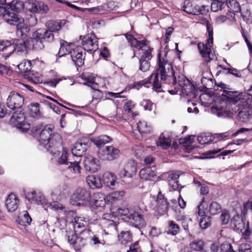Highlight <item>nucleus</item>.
Here are the masks:
<instances>
[{"label":"nucleus","instance_id":"nucleus-4","mask_svg":"<svg viewBox=\"0 0 252 252\" xmlns=\"http://www.w3.org/2000/svg\"><path fill=\"white\" fill-rule=\"evenodd\" d=\"M221 97L226 105L224 108H217V115L220 117H231L236 113L234 108H237V106L235 104L241 99L242 94L237 91L225 90Z\"/></svg>","mask_w":252,"mask_h":252},{"label":"nucleus","instance_id":"nucleus-50","mask_svg":"<svg viewBox=\"0 0 252 252\" xmlns=\"http://www.w3.org/2000/svg\"><path fill=\"white\" fill-rule=\"evenodd\" d=\"M32 63L31 61L27 60L24 62L21 63L18 65V68L22 72H28L30 71L32 68Z\"/></svg>","mask_w":252,"mask_h":252},{"label":"nucleus","instance_id":"nucleus-63","mask_svg":"<svg viewBox=\"0 0 252 252\" xmlns=\"http://www.w3.org/2000/svg\"><path fill=\"white\" fill-rule=\"evenodd\" d=\"M77 237L78 236L76 235V233H73L72 232H68L66 235L68 242L73 246L74 244Z\"/></svg>","mask_w":252,"mask_h":252},{"label":"nucleus","instance_id":"nucleus-24","mask_svg":"<svg viewBox=\"0 0 252 252\" xmlns=\"http://www.w3.org/2000/svg\"><path fill=\"white\" fill-rule=\"evenodd\" d=\"M82 49L80 47H75L71 49L70 55L72 61L78 66H82L84 63L85 56L83 54Z\"/></svg>","mask_w":252,"mask_h":252},{"label":"nucleus","instance_id":"nucleus-58","mask_svg":"<svg viewBox=\"0 0 252 252\" xmlns=\"http://www.w3.org/2000/svg\"><path fill=\"white\" fill-rule=\"evenodd\" d=\"M229 213L226 211H222L220 216V220L221 221V223L223 224H227L229 222Z\"/></svg>","mask_w":252,"mask_h":252},{"label":"nucleus","instance_id":"nucleus-9","mask_svg":"<svg viewBox=\"0 0 252 252\" xmlns=\"http://www.w3.org/2000/svg\"><path fill=\"white\" fill-rule=\"evenodd\" d=\"M120 151L113 146H107L99 149L97 152L98 158L104 161H112L119 158Z\"/></svg>","mask_w":252,"mask_h":252},{"label":"nucleus","instance_id":"nucleus-45","mask_svg":"<svg viewBox=\"0 0 252 252\" xmlns=\"http://www.w3.org/2000/svg\"><path fill=\"white\" fill-rule=\"evenodd\" d=\"M71 50L70 47L66 41L63 40H61L60 48L58 53L59 57H62L67 54H70Z\"/></svg>","mask_w":252,"mask_h":252},{"label":"nucleus","instance_id":"nucleus-19","mask_svg":"<svg viewBox=\"0 0 252 252\" xmlns=\"http://www.w3.org/2000/svg\"><path fill=\"white\" fill-rule=\"evenodd\" d=\"M152 50V48L148 47L147 49L144 50L143 55L139 59V69L143 72H145L150 69V63L149 61L152 58L151 53Z\"/></svg>","mask_w":252,"mask_h":252},{"label":"nucleus","instance_id":"nucleus-5","mask_svg":"<svg viewBox=\"0 0 252 252\" xmlns=\"http://www.w3.org/2000/svg\"><path fill=\"white\" fill-rule=\"evenodd\" d=\"M54 40V35L45 29H39L32 33V36L27 39V48L29 50H40L44 48L45 42H51Z\"/></svg>","mask_w":252,"mask_h":252},{"label":"nucleus","instance_id":"nucleus-21","mask_svg":"<svg viewBox=\"0 0 252 252\" xmlns=\"http://www.w3.org/2000/svg\"><path fill=\"white\" fill-rule=\"evenodd\" d=\"M85 233L89 235V241L91 245L97 247L105 245L106 241L102 232L94 233L92 231L88 230Z\"/></svg>","mask_w":252,"mask_h":252},{"label":"nucleus","instance_id":"nucleus-22","mask_svg":"<svg viewBox=\"0 0 252 252\" xmlns=\"http://www.w3.org/2000/svg\"><path fill=\"white\" fill-rule=\"evenodd\" d=\"M84 164L87 171L93 173L97 172L100 168L99 160L91 156L85 158Z\"/></svg>","mask_w":252,"mask_h":252},{"label":"nucleus","instance_id":"nucleus-46","mask_svg":"<svg viewBox=\"0 0 252 252\" xmlns=\"http://www.w3.org/2000/svg\"><path fill=\"white\" fill-rule=\"evenodd\" d=\"M87 24L88 27H91L93 29H97L104 26L105 25V23L103 20L94 19L87 22Z\"/></svg>","mask_w":252,"mask_h":252},{"label":"nucleus","instance_id":"nucleus-39","mask_svg":"<svg viewBox=\"0 0 252 252\" xmlns=\"http://www.w3.org/2000/svg\"><path fill=\"white\" fill-rule=\"evenodd\" d=\"M189 246L193 252H202L204 248L205 243L202 240L197 239L191 241Z\"/></svg>","mask_w":252,"mask_h":252},{"label":"nucleus","instance_id":"nucleus-48","mask_svg":"<svg viewBox=\"0 0 252 252\" xmlns=\"http://www.w3.org/2000/svg\"><path fill=\"white\" fill-rule=\"evenodd\" d=\"M221 211L220 205L217 202L213 201L209 205V211L210 214L215 215Z\"/></svg>","mask_w":252,"mask_h":252},{"label":"nucleus","instance_id":"nucleus-11","mask_svg":"<svg viewBox=\"0 0 252 252\" xmlns=\"http://www.w3.org/2000/svg\"><path fill=\"white\" fill-rule=\"evenodd\" d=\"M153 132V127L152 126L148 124L145 121H139L137 124L136 129H134L132 131V135L136 139L141 140L143 138H146L147 135L150 134Z\"/></svg>","mask_w":252,"mask_h":252},{"label":"nucleus","instance_id":"nucleus-62","mask_svg":"<svg viewBox=\"0 0 252 252\" xmlns=\"http://www.w3.org/2000/svg\"><path fill=\"white\" fill-rule=\"evenodd\" d=\"M189 223H192V220L190 218H184L182 219V226L186 232H189Z\"/></svg>","mask_w":252,"mask_h":252},{"label":"nucleus","instance_id":"nucleus-51","mask_svg":"<svg viewBox=\"0 0 252 252\" xmlns=\"http://www.w3.org/2000/svg\"><path fill=\"white\" fill-rule=\"evenodd\" d=\"M141 105L145 110L152 111L155 109L156 105L149 99H144L141 102Z\"/></svg>","mask_w":252,"mask_h":252},{"label":"nucleus","instance_id":"nucleus-49","mask_svg":"<svg viewBox=\"0 0 252 252\" xmlns=\"http://www.w3.org/2000/svg\"><path fill=\"white\" fill-rule=\"evenodd\" d=\"M31 115L33 117H37L40 115L39 104L38 103H32L30 106Z\"/></svg>","mask_w":252,"mask_h":252},{"label":"nucleus","instance_id":"nucleus-53","mask_svg":"<svg viewBox=\"0 0 252 252\" xmlns=\"http://www.w3.org/2000/svg\"><path fill=\"white\" fill-rule=\"evenodd\" d=\"M201 81L203 87L205 88L211 89L213 86V80L211 77L203 76Z\"/></svg>","mask_w":252,"mask_h":252},{"label":"nucleus","instance_id":"nucleus-31","mask_svg":"<svg viewBox=\"0 0 252 252\" xmlns=\"http://www.w3.org/2000/svg\"><path fill=\"white\" fill-rule=\"evenodd\" d=\"M91 144L94 143L97 148L103 147L106 144L112 141V138L107 135H101L96 137L90 139Z\"/></svg>","mask_w":252,"mask_h":252},{"label":"nucleus","instance_id":"nucleus-12","mask_svg":"<svg viewBox=\"0 0 252 252\" xmlns=\"http://www.w3.org/2000/svg\"><path fill=\"white\" fill-rule=\"evenodd\" d=\"M24 97L16 92H11L6 100L7 106L11 110L20 109L24 104Z\"/></svg>","mask_w":252,"mask_h":252},{"label":"nucleus","instance_id":"nucleus-60","mask_svg":"<svg viewBox=\"0 0 252 252\" xmlns=\"http://www.w3.org/2000/svg\"><path fill=\"white\" fill-rule=\"evenodd\" d=\"M196 11L199 13V14L207 15L209 11V6L202 5L201 6H197L196 7Z\"/></svg>","mask_w":252,"mask_h":252},{"label":"nucleus","instance_id":"nucleus-25","mask_svg":"<svg viewBox=\"0 0 252 252\" xmlns=\"http://www.w3.org/2000/svg\"><path fill=\"white\" fill-rule=\"evenodd\" d=\"M26 198L31 203L40 204L45 206L46 202L43 195L39 191H32L29 192Z\"/></svg>","mask_w":252,"mask_h":252},{"label":"nucleus","instance_id":"nucleus-32","mask_svg":"<svg viewBox=\"0 0 252 252\" xmlns=\"http://www.w3.org/2000/svg\"><path fill=\"white\" fill-rule=\"evenodd\" d=\"M117 176L110 172H105L102 177V181L106 186L114 188L117 183Z\"/></svg>","mask_w":252,"mask_h":252},{"label":"nucleus","instance_id":"nucleus-61","mask_svg":"<svg viewBox=\"0 0 252 252\" xmlns=\"http://www.w3.org/2000/svg\"><path fill=\"white\" fill-rule=\"evenodd\" d=\"M45 206L55 210H58L60 209L63 210V205L57 202H54L53 203H46Z\"/></svg>","mask_w":252,"mask_h":252},{"label":"nucleus","instance_id":"nucleus-7","mask_svg":"<svg viewBox=\"0 0 252 252\" xmlns=\"http://www.w3.org/2000/svg\"><path fill=\"white\" fill-rule=\"evenodd\" d=\"M4 21L11 25H15L17 27L16 35L20 38H25L30 31L29 27L24 23V20L19 17H3Z\"/></svg>","mask_w":252,"mask_h":252},{"label":"nucleus","instance_id":"nucleus-36","mask_svg":"<svg viewBox=\"0 0 252 252\" xmlns=\"http://www.w3.org/2000/svg\"><path fill=\"white\" fill-rule=\"evenodd\" d=\"M86 181L90 188L92 189H99L102 187L100 179L94 175L88 176Z\"/></svg>","mask_w":252,"mask_h":252},{"label":"nucleus","instance_id":"nucleus-54","mask_svg":"<svg viewBox=\"0 0 252 252\" xmlns=\"http://www.w3.org/2000/svg\"><path fill=\"white\" fill-rule=\"evenodd\" d=\"M237 220V221H238V223L234 224V227H233V228L237 231L242 232V231L245 228V223L243 222L242 219L241 217H236Z\"/></svg>","mask_w":252,"mask_h":252},{"label":"nucleus","instance_id":"nucleus-56","mask_svg":"<svg viewBox=\"0 0 252 252\" xmlns=\"http://www.w3.org/2000/svg\"><path fill=\"white\" fill-rule=\"evenodd\" d=\"M251 246L250 244L247 243L241 244L239 248L238 251H235L233 249L232 252H251Z\"/></svg>","mask_w":252,"mask_h":252},{"label":"nucleus","instance_id":"nucleus-59","mask_svg":"<svg viewBox=\"0 0 252 252\" xmlns=\"http://www.w3.org/2000/svg\"><path fill=\"white\" fill-rule=\"evenodd\" d=\"M167 181H177L180 177L178 172H169L166 174Z\"/></svg>","mask_w":252,"mask_h":252},{"label":"nucleus","instance_id":"nucleus-6","mask_svg":"<svg viewBox=\"0 0 252 252\" xmlns=\"http://www.w3.org/2000/svg\"><path fill=\"white\" fill-rule=\"evenodd\" d=\"M66 151H63L62 155L58 158V162L60 165L66 166V170L68 173L79 175L80 174L81 167L78 161H72Z\"/></svg>","mask_w":252,"mask_h":252},{"label":"nucleus","instance_id":"nucleus-41","mask_svg":"<svg viewBox=\"0 0 252 252\" xmlns=\"http://www.w3.org/2000/svg\"><path fill=\"white\" fill-rule=\"evenodd\" d=\"M49 10L48 6L43 2H39L37 5L32 4L30 11L32 13H38L39 14H45Z\"/></svg>","mask_w":252,"mask_h":252},{"label":"nucleus","instance_id":"nucleus-33","mask_svg":"<svg viewBox=\"0 0 252 252\" xmlns=\"http://www.w3.org/2000/svg\"><path fill=\"white\" fill-rule=\"evenodd\" d=\"M225 4L228 8V12L234 15L241 12V6L236 0H226Z\"/></svg>","mask_w":252,"mask_h":252},{"label":"nucleus","instance_id":"nucleus-55","mask_svg":"<svg viewBox=\"0 0 252 252\" xmlns=\"http://www.w3.org/2000/svg\"><path fill=\"white\" fill-rule=\"evenodd\" d=\"M84 245L85 242L83 237L78 236L73 246L76 250H78L83 247Z\"/></svg>","mask_w":252,"mask_h":252},{"label":"nucleus","instance_id":"nucleus-52","mask_svg":"<svg viewBox=\"0 0 252 252\" xmlns=\"http://www.w3.org/2000/svg\"><path fill=\"white\" fill-rule=\"evenodd\" d=\"M130 46L132 47H134L137 48L138 50L142 49V48L146 46V41L145 40H137L136 38H135L131 41V43L130 44Z\"/></svg>","mask_w":252,"mask_h":252},{"label":"nucleus","instance_id":"nucleus-44","mask_svg":"<svg viewBox=\"0 0 252 252\" xmlns=\"http://www.w3.org/2000/svg\"><path fill=\"white\" fill-rule=\"evenodd\" d=\"M180 231L179 226L172 220L168 221V228L166 233L172 235H177Z\"/></svg>","mask_w":252,"mask_h":252},{"label":"nucleus","instance_id":"nucleus-20","mask_svg":"<svg viewBox=\"0 0 252 252\" xmlns=\"http://www.w3.org/2000/svg\"><path fill=\"white\" fill-rule=\"evenodd\" d=\"M137 167L134 160H128L120 171L119 176L123 177L131 178L136 174Z\"/></svg>","mask_w":252,"mask_h":252},{"label":"nucleus","instance_id":"nucleus-23","mask_svg":"<svg viewBox=\"0 0 252 252\" xmlns=\"http://www.w3.org/2000/svg\"><path fill=\"white\" fill-rule=\"evenodd\" d=\"M204 202L205 197H203L201 199L200 204L197 206L198 214L199 216L202 217L199 221V225L202 229H206L210 226L211 224V217L205 215L204 214L205 212L204 211H201V206L203 207V204Z\"/></svg>","mask_w":252,"mask_h":252},{"label":"nucleus","instance_id":"nucleus-17","mask_svg":"<svg viewBox=\"0 0 252 252\" xmlns=\"http://www.w3.org/2000/svg\"><path fill=\"white\" fill-rule=\"evenodd\" d=\"M234 110L236 111V113L238 111L237 114V117L238 120L240 122H246L249 118L252 111H251V107H249L245 102V100H242L241 104H239L235 109L234 108Z\"/></svg>","mask_w":252,"mask_h":252},{"label":"nucleus","instance_id":"nucleus-42","mask_svg":"<svg viewBox=\"0 0 252 252\" xmlns=\"http://www.w3.org/2000/svg\"><path fill=\"white\" fill-rule=\"evenodd\" d=\"M8 51L7 54L10 55L14 51L12 41L8 40H0V51Z\"/></svg>","mask_w":252,"mask_h":252},{"label":"nucleus","instance_id":"nucleus-28","mask_svg":"<svg viewBox=\"0 0 252 252\" xmlns=\"http://www.w3.org/2000/svg\"><path fill=\"white\" fill-rule=\"evenodd\" d=\"M72 225L75 233H81L84 232L85 233L84 230L87 225V221L85 220L84 218L81 217H75L74 220L72 221Z\"/></svg>","mask_w":252,"mask_h":252},{"label":"nucleus","instance_id":"nucleus-16","mask_svg":"<svg viewBox=\"0 0 252 252\" xmlns=\"http://www.w3.org/2000/svg\"><path fill=\"white\" fill-rule=\"evenodd\" d=\"M169 207V202L164 194L159 191L157 195L155 211L159 215L166 214Z\"/></svg>","mask_w":252,"mask_h":252},{"label":"nucleus","instance_id":"nucleus-38","mask_svg":"<svg viewBox=\"0 0 252 252\" xmlns=\"http://www.w3.org/2000/svg\"><path fill=\"white\" fill-rule=\"evenodd\" d=\"M171 140L169 137H165L163 133H161L158 139L156 142L157 146L163 149H167L171 145Z\"/></svg>","mask_w":252,"mask_h":252},{"label":"nucleus","instance_id":"nucleus-1","mask_svg":"<svg viewBox=\"0 0 252 252\" xmlns=\"http://www.w3.org/2000/svg\"><path fill=\"white\" fill-rule=\"evenodd\" d=\"M159 74L161 80L165 81L166 83L173 85L177 83L171 63L166 60L164 57L161 58L160 53L158 54V68L151 75L149 80V83H152L153 87L155 89L161 87V84L158 79Z\"/></svg>","mask_w":252,"mask_h":252},{"label":"nucleus","instance_id":"nucleus-27","mask_svg":"<svg viewBox=\"0 0 252 252\" xmlns=\"http://www.w3.org/2000/svg\"><path fill=\"white\" fill-rule=\"evenodd\" d=\"M66 23V20H62L60 21L50 20L46 23V27L47 29L46 31L50 32L52 34L53 32H57L63 27Z\"/></svg>","mask_w":252,"mask_h":252},{"label":"nucleus","instance_id":"nucleus-8","mask_svg":"<svg viewBox=\"0 0 252 252\" xmlns=\"http://www.w3.org/2000/svg\"><path fill=\"white\" fill-rule=\"evenodd\" d=\"M24 8V3L21 0H13L8 3L4 6L0 5V16H17V14L21 12Z\"/></svg>","mask_w":252,"mask_h":252},{"label":"nucleus","instance_id":"nucleus-14","mask_svg":"<svg viewBox=\"0 0 252 252\" xmlns=\"http://www.w3.org/2000/svg\"><path fill=\"white\" fill-rule=\"evenodd\" d=\"M90 199V193L85 189L78 188L71 196V200L73 205L80 206L87 202Z\"/></svg>","mask_w":252,"mask_h":252},{"label":"nucleus","instance_id":"nucleus-18","mask_svg":"<svg viewBox=\"0 0 252 252\" xmlns=\"http://www.w3.org/2000/svg\"><path fill=\"white\" fill-rule=\"evenodd\" d=\"M178 84L182 88V92L186 95L190 97L195 98L197 91L192 83L188 79L184 81L179 80Z\"/></svg>","mask_w":252,"mask_h":252},{"label":"nucleus","instance_id":"nucleus-47","mask_svg":"<svg viewBox=\"0 0 252 252\" xmlns=\"http://www.w3.org/2000/svg\"><path fill=\"white\" fill-rule=\"evenodd\" d=\"M226 6L225 2L219 0H213L211 3V10L217 12L221 10Z\"/></svg>","mask_w":252,"mask_h":252},{"label":"nucleus","instance_id":"nucleus-29","mask_svg":"<svg viewBox=\"0 0 252 252\" xmlns=\"http://www.w3.org/2000/svg\"><path fill=\"white\" fill-rule=\"evenodd\" d=\"M210 250L211 252H232L233 247L227 242H225L220 245L217 243H213L211 245Z\"/></svg>","mask_w":252,"mask_h":252},{"label":"nucleus","instance_id":"nucleus-26","mask_svg":"<svg viewBox=\"0 0 252 252\" xmlns=\"http://www.w3.org/2000/svg\"><path fill=\"white\" fill-rule=\"evenodd\" d=\"M19 201L15 194L10 193L5 201V206L9 212H13L17 210Z\"/></svg>","mask_w":252,"mask_h":252},{"label":"nucleus","instance_id":"nucleus-43","mask_svg":"<svg viewBox=\"0 0 252 252\" xmlns=\"http://www.w3.org/2000/svg\"><path fill=\"white\" fill-rule=\"evenodd\" d=\"M132 240V236L129 231H122L118 235L119 242L122 245H126L128 243L131 242Z\"/></svg>","mask_w":252,"mask_h":252},{"label":"nucleus","instance_id":"nucleus-40","mask_svg":"<svg viewBox=\"0 0 252 252\" xmlns=\"http://www.w3.org/2000/svg\"><path fill=\"white\" fill-rule=\"evenodd\" d=\"M12 45L14 46V50H17L18 52L23 51L24 50H29L27 48V40L24 41L21 39H12Z\"/></svg>","mask_w":252,"mask_h":252},{"label":"nucleus","instance_id":"nucleus-35","mask_svg":"<svg viewBox=\"0 0 252 252\" xmlns=\"http://www.w3.org/2000/svg\"><path fill=\"white\" fill-rule=\"evenodd\" d=\"M32 221V219L27 211L21 212L17 220V221L23 226L31 224Z\"/></svg>","mask_w":252,"mask_h":252},{"label":"nucleus","instance_id":"nucleus-13","mask_svg":"<svg viewBox=\"0 0 252 252\" xmlns=\"http://www.w3.org/2000/svg\"><path fill=\"white\" fill-rule=\"evenodd\" d=\"M106 201V197L103 193L101 192L94 193L90 202L91 209L95 212L102 211L105 206Z\"/></svg>","mask_w":252,"mask_h":252},{"label":"nucleus","instance_id":"nucleus-64","mask_svg":"<svg viewBox=\"0 0 252 252\" xmlns=\"http://www.w3.org/2000/svg\"><path fill=\"white\" fill-rule=\"evenodd\" d=\"M77 237L78 236L76 235V233H73L72 232H68L66 235L68 242L73 246L74 244Z\"/></svg>","mask_w":252,"mask_h":252},{"label":"nucleus","instance_id":"nucleus-34","mask_svg":"<svg viewBox=\"0 0 252 252\" xmlns=\"http://www.w3.org/2000/svg\"><path fill=\"white\" fill-rule=\"evenodd\" d=\"M197 47L200 54L202 57L205 58L207 62L211 61L210 53L211 49L210 47H208L207 44L205 45L202 42H199L197 45Z\"/></svg>","mask_w":252,"mask_h":252},{"label":"nucleus","instance_id":"nucleus-15","mask_svg":"<svg viewBox=\"0 0 252 252\" xmlns=\"http://www.w3.org/2000/svg\"><path fill=\"white\" fill-rule=\"evenodd\" d=\"M89 138H84L76 142L71 149L72 154L76 157H81L85 154L87 150L91 146Z\"/></svg>","mask_w":252,"mask_h":252},{"label":"nucleus","instance_id":"nucleus-37","mask_svg":"<svg viewBox=\"0 0 252 252\" xmlns=\"http://www.w3.org/2000/svg\"><path fill=\"white\" fill-rule=\"evenodd\" d=\"M125 192L124 190L115 191L106 196L107 201L113 203L123 198Z\"/></svg>","mask_w":252,"mask_h":252},{"label":"nucleus","instance_id":"nucleus-3","mask_svg":"<svg viewBox=\"0 0 252 252\" xmlns=\"http://www.w3.org/2000/svg\"><path fill=\"white\" fill-rule=\"evenodd\" d=\"M115 213L119 216H125V221L139 229L143 228L146 225L143 218V212L139 207H119L116 209Z\"/></svg>","mask_w":252,"mask_h":252},{"label":"nucleus","instance_id":"nucleus-57","mask_svg":"<svg viewBox=\"0 0 252 252\" xmlns=\"http://www.w3.org/2000/svg\"><path fill=\"white\" fill-rule=\"evenodd\" d=\"M24 119V114L21 112L18 113L17 112H15L13 114V115L11 117L12 120L16 121L18 123H21V122H22Z\"/></svg>","mask_w":252,"mask_h":252},{"label":"nucleus","instance_id":"nucleus-10","mask_svg":"<svg viewBox=\"0 0 252 252\" xmlns=\"http://www.w3.org/2000/svg\"><path fill=\"white\" fill-rule=\"evenodd\" d=\"M80 39L82 40L84 50L92 53L95 52L98 48L97 39L93 32L85 36L80 35Z\"/></svg>","mask_w":252,"mask_h":252},{"label":"nucleus","instance_id":"nucleus-2","mask_svg":"<svg viewBox=\"0 0 252 252\" xmlns=\"http://www.w3.org/2000/svg\"><path fill=\"white\" fill-rule=\"evenodd\" d=\"M39 142L51 154L55 155L56 149L61 147L62 138L59 134L55 132L54 126L47 125L41 130Z\"/></svg>","mask_w":252,"mask_h":252},{"label":"nucleus","instance_id":"nucleus-30","mask_svg":"<svg viewBox=\"0 0 252 252\" xmlns=\"http://www.w3.org/2000/svg\"><path fill=\"white\" fill-rule=\"evenodd\" d=\"M139 176L141 179L144 180H152L156 176L155 167H146L142 169L139 172Z\"/></svg>","mask_w":252,"mask_h":252}]
</instances>
